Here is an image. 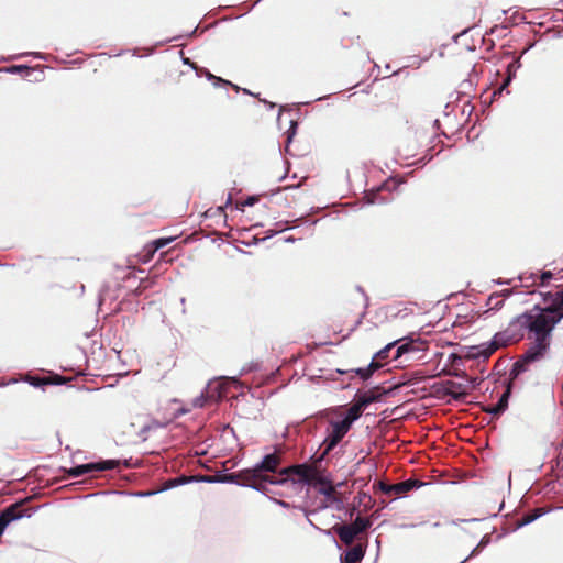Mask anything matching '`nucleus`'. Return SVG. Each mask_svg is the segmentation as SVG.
Listing matches in <instances>:
<instances>
[{
  "mask_svg": "<svg viewBox=\"0 0 563 563\" xmlns=\"http://www.w3.org/2000/svg\"><path fill=\"white\" fill-rule=\"evenodd\" d=\"M311 475L312 471L307 464L285 467L276 477L260 474L255 466L238 472L240 481L239 485L253 488L257 492H263L265 489V483L287 486L295 492H299L303 488L305 484H309L311 482Z\"/></svg>",
  "mask_w": 563,
  "mask_h": 563,
  "instance_id": "obj_1",
  "label": "nucleus"
},
{
  "mask_svg": "<svg viewBox=\"0 0 563 563\" xmlns=\"http://www.w3.org/2000/svg\"><path fill=\"white\" fill-rule=\"evenodd\" d=\"M563 319V308L534 306L517 316L510 323V329L527 332L528 339L550 340L555 325Z\"/></svg>",
  "mask_w": 563,
  "mask_h": 563,
  "instance_id": "obj_2",
  "label": "nucleus"
},
{
  "mask_svg": "<svg viewBox=\"0 0 563 563\" xmlns=\"http://www.w3.org/2000/svg\"><path fill=\"white\" fill-rule=\"evenodd\" d=\"M328 424L325 428V438L323 440V454H329L349 433L353 423L356 421L345 409L336 407L327 413Z\"/></svg>",
  "mask_w": 563,
  "mask_h": 563,
  "instance_id": "obj_3",
  "label": "nucleus"
},
{
  "mask_svg": "<svg viewBox=\"0 0 563 563\" xmlns=\"http://www.w3.org/2000/svg\"><path fill=\"white\" fill-rule=\"evenodd\" d=\"M118 465H119V461L107 460V461H101V462L77 465V466H74V467L67 470L66 472H67L68 476H70V477H80L88 473L113 470Z\"/></svg>",
  "mask_w": 563,
  "mask_h": 563,
  "instance_id": "obj_4",
  "label": "nucleus"
},
{
  "mask_svg": "<svg viewBox=\"0 0 563 563\" xmlns=\"http://www.w3.org/2000/svg\"><path fill=\"white\" fill-rule=\"evenodd\" d=\"M422 485H424V484L417 479H408V481H404L401 483L391 484V485L386 484L384 482H378V484H377V486L384 494H386L388 496H396V497H400L402 494H405L413 488H418Z\"/></svg>",
  "mask_w": 563,
  "mask_h": 563,
  "instance_id": "obj_5",
  "label": "nucleus"
},
{
  "mask_svg": "<svg viewBox=\"0 0 563 563\" xmlns=\"http://www.w3.org/2000/svg\"><path fill=\"white\" fill-rule=\"evenodd\" d=\"M23 517H31V512H29L27 510H22L21 504L16 503L7 507L0 514V537L2 536L9 523Z\"/></svg>",
  "mask_w": 563,
  "mask_h": 563,
  "instance_id": "obj_6",
  "label": "nucleus"
},
{
  "mask_svg": "<svg viewBox=\"0 0 563 563\" xmlns=\"http://www.w3.org/2000/svg\"><path fill=\"white\" fill-rule=\"evenodd\" d=\"M533 343L523 355L525 362H534L540 360L550 346V340L532 339Z\"/></svg>",
  "mask_w": 563,
  "mask_h": 563,
  "instance_id": "obj_7",
  "label": "nucleus"
},
{
  "mask_svg": "<svg viewBox=\"0 0 563 563\" xmlns=\"http://www.w3.org/2000/svg\"><path fill=\"white\" fill-rule=\"evenodd\" d=\"M282 463V457L278 453L266 454L258 463L254 466L257 468L260 474L266 475V473H275Z\"/></svg>",
  "mask_w": 563,
  "mask_h": 563,
  "instance_id": "obj_8",
  "label": "nucleus"
},
{
  "mask_svg": "<svg viewBox=\"0 0 563 563\" xmlns=\"http://www.w3.org/2000/svg\"><path fill=\"white\" fill-rule=\"evenodd\" d=\"M310 468H312L311 466H309ZM312 471V475H311V482L308 484V485H316L318 484L319 487H318V492L325 496L329 500V503H340V500L334 497V493H335V488L334 486L332 485L331 482L329 481H325L323 478H318L316 479V474H314V471ZM307 484L303 485V487L306 486Z\"/></svg>",
  "mask_w": 563,
  "mask_h": 563,
  "instance_id": "obj_9",
  "label": "nucleus"
},
{
  "mask_svg": "<svg viewBox=\"0 0 563 563\" xmlns=\"http://www.w3.org/2000/svg\"><path fill=\"white\" fill-rule=\"evenodd\" d=\"M221 397L220 384L209 383L206 393H201L199 396L194 398L192 406L195 408H202L208 399H218Z\"/></svg>",
  "mask_w": 563,
  "mask_h": 563,
  "instance_id": "obj_10",
  "label": "nucleus"
},
{
  "mask_svg": "<svg viewBox=\"0 0 563 563\" xmlns=\"http://www.w3.org/2000/svg\"><path fill=\"white\" fill-rule=\"evenodd\" d=\"M376 400L375 396L362 394L356 401L345 410L357 421L368 405Z\"/></svg>",
  "mask_w": 563,
  "mask_h": 563,
  "instance_id": "obj_11",
  "label": "nucleus"
},
{
  "mask_svg": "<svg viewBox=\"0 0 563 563\" xmlns=\"http://www.w3.org/2000/svg\"><path fill=\"white\" fill-rule=\"evenodd\" d=\"M510 393H511V385L509 383L507 385L506 389L504 390V393L500 395L498 401L495 405L486 408V411L494 416H498V415L503 413L508 407Z\"/></svg>",
  "mask_w": 563,
  "mask_h": 563,
  "instance_id": "obj_12",
  "label": "nucleus"
},
{
  "mask_svg": "<svg viewBox=\"0 0 563 563\" xmlns=\"http://www.w3.org/2000/svg\"><path fill=\"white\" fill-rule=\"evenodd\" d=\"M395 180H390V181H387L385 183L382 187H379L376 192H368L365 195L364 199H366V203L367 205H373V203H385L388 201V199L386 198H383V197H379V192L383 191V190H393L395 189Z\"/></svg>",
  "mask_w": 563,
  "mask_h": 563,
  "instance_id": "obj_13",
  "label": "nucleus"
},
{
  "mask_svg": "<svg viewBox=\"0 0 563 563\" xmlns=\"http://www.w3.org/2000/svg\"><path fill=\"white\" fill-rule=\"evenodd\" d=\"M333 530L339 536L340 540L346 545L353 543L357 536V532L350 525H336L333 527Z\"/></svg>",
  "mask_w": 563,
  "mask_h": 563,
  "instance_id": "obj_14",
  "label": "nucleus"
},
{
  "mask_svg": "<svg viewBox=\"0 0 563 563\" xmlns=\"http://www.w3.org/2000/svg\"><path fill=\"white\" fill-rule=\"evenodd\" d=\"M365 551L361 545H355L344 555V563H360L364 558Z\"/></svg>",
  "mask_w": 563,
  "mask_h": 563,
  "instance_id": "obj_15",
  "label": "nucleus"
},
{
  "mask_svg": "<svg viewBox=\"0 0 563 563\" xmlns=\"http://www.w3.org/2000/svg\"><path fill=\"white\" fill-rule=\"evenodd\" d=\"M542 515H543V511L541 509H539V508L534 509L531 514H527V515L522 516L520 518V520L518 521L517 526L519 528L525 527V526L533 522L538 518H540Z\"/></svg>",
  "mask_w": 563,
  "mask_h": 563,
  "instance_id": "obj_16",
  "label": "nucleus"
},
{
  "mask_svg": "<svg viewBox=\"0 0 563 563\" xmlns=\"http://www.w3.org/2000/svg\"><path fill=\"white\" fill-rule=\"evenodd\" d=\"M378 367H379V364L373 361L367 367H361V368L355 369V373L363 380H366L373 375L374 371L377 369Z\"/></svg>",
  "mask_w": 563,
  "mask_h": 563,
  "instance_id": "obj_17",
  "label": "nucleus"
},
{
  "mask_svg": "<svg viewBox=\"0 0 563 563\" xmlns=\"http://www.w3.org/2000/svg\"><path fill=\"white\" fill-rule=\"evenodd\" d=\"M504 338V334L503 333H497L493 341L490 342V347L488 349V351L484 354L485 357H487L489 354H492L494 351H496L498 347L503 346L506 344V341L503 339Z\"/></svg>",
  "mask_w": 563,
  "mask_h": 563,
  "instance_id": "obj_18",
  "label": "nucleus"
},
{
  "mask_svg": "<svg viewBox=\"0 0 563 563\" xmlns=\"http://www.w3.org/2000/svg\"><path fill=\"white\" fill-rule=\"evenodd\" d=\"M350 526L360 534L371 526V521L366 518L357 517Z\"/></svg>",
  "mask_w": 563,
  "mask_h": 563,
  "instance_id": "obj_19",
  "label": "nucleus"
},
{
  "mask_svg": "<svg viewBox=\"0 0 563 563\" xmlns=\"http://www.w3.org/2000/svg\"><path fill=\"white\" fill-rule=\"evenodd\" d=\"M205 481L208 483L221 482V483H234L238 485L240 483L238 473L227 474L220 479H216L213 477H208Z\"/></svg>",
  "mask_w": 563,
  "mask_h": 563,
  "instance_id": "obj_20",
  "label": "nucleus"
},
{
  "mask_svg": "<svg viewBox=\"0 0 563 563\" xmlns=\"http://www.w3.org/2000/svg\"><path fill=\"white\" fill-rule=\"evenodd\" d=\"M553 276L554 275L551 271H545L540 276H537V278L540 280L541 286H547L550 280L553 279Z\"/></svg>",
  "mask_w": 563,
  "mask_h": 563,
  "instance_id": "obj_21",
  "label": "nucleus"
},
{
  "mask_svg": "<svg viewBox=\"0 0 563 563\" xmlns=\"http://www.w3.org/2000/svg\"><path fill=\"white\" fill-rule=\"evenodd\" d=\"M410 350H412V347L408 343L399 345L396 349V353H395V357L394 358L395 360L400 358L405 353H408Z\"/></svg>",
  "mask_w": 563,
  "mask_h": 563,
  "instance_id": "obj_22",
  "label": "nucleus"
},
{
  "mask_svg": "<svg viewBox=\"0 0 563 563\" xmlns=\"http://www.w3.org/2000/svg\"><path fill=\"white\" fill-rule=\"evenodd\" d=\"M395 344H396V342L387 344L384 349H382L380 351H378L376 353L375 358H379V360L386 358L388 355V352L395 346Z\"/></svg>",
  "mask_w": 563,
  "mask_h": 563,
  "instance_id": "obj_23",
  "label": "nucleus"
},
{
  "mask_svg": "<svg viewBox=\"0 0 563 563\" xmlns=\"http://www.w3.org/2000/svg\"><path fill=\"white\" fill-rule=\"evenodd\" d=\"M172 241H173V239H158L155 242V246H156V249H161V247H164L167 244H169Z\"/></svg>",
  "mask_w": 563,
  "mask_h": 563,
  "instance_id": "obj_24",
  "label": "nucleus"
},
{
  "mask_svg": "<svg viewBox=\"0 0 563 563\" xmlns=\"http://www.w3.org/2000/svg\"><path fill=\"white\" fill-rule=\"evenodd\" d=\"M23 69H27V67L26 66H22V65H16V66H11V67L7 68L5 70L8 73L14 74V73H19V71H21Z\"/></svg>",
  "mask_w": 563,
  "mask_h": 563,
  "instance_id": "obj_25",
  "label": "nucleus"
},
{
  "mask_svg": "<svg viewBox=\"0 0 563 563\" xmlns=\"http://www.w3.org/2000/svg\"><path fill=\"white\" fill-rule=\"evenodd\" d=\"M296 122L291 121L290 130L288 131V141L291 140L294 133H295Z\"/></svg>",
  "mask_w": 563,
  "mask_h": 563,
  "instance_id": "obj_26",
  "label": "nucleus"
},
{
  "mask_svg": "<svg viewBox=\"0 0 563 563\" xmlns=\"http://www.w3.org/2000/svg\"><path fill=\"white\" fill-rule=\"evenodd\" d=\"M209 78H210V79H213V80H216V81H218V82L229 84L228 81H224V80H222L221 78L216 77V76H212V75H209Z\"/></svg>",
  "mask_w": 563,
  "mask_h": 563,
  "instance_id": "obj_27",
  "label": "nucleus"
},
{
  "mask_svg": "<svg viewBox=\"0 0 563 563\" xmlns=\"http://www.w3.org/2000/svg\"><path fill=\"white\" fill-rule=\"evenodd\" d=\"M482 543H479L476 548H474L471 552V554L466 558L467 560L471 559L472 556H474L476 553H477V549L478 547L481 545Z\"/></svg>",
  "mask_w": 563,
  "mask_h": 563,
  "instance_id": "obj_28",
  "label": "nucleus"
},
{
  "mask_svg": "<svg viewBox=\"0 0 563 563\" xmlns=\"http://www.w3.org/2000/svg\"><path fill=\"white\" fill-rule=\"evenodd\" d=\"M153 494H155V492H144V493H139L137 495L139 496H151Z\"/></svg>",
  "mask_w": 563,
  "mask_h": 563,
  "instance_id": "obj_29",
  "label": "nucleus"
},
{
  "mask_svg": "<svg viewBox=\"0 0 563 563\" xmlns=\"http://www.w3.org/2000/svg\"><path fill=\"white\" fill-rule=\"evenodd\" d=\"M278 505L283 506V507H288L289 505L283 500H275Z\"/></svg>",
  "mask_w": 563,
  "mask_h": 563,
  "instance_id": "obj_30",
  "label": "nucleus"
},
{
  "mask_svg": "<svg viewBox=\"0 0 563 563\" xmlns=\"http://www.w3.org/2000/svg\"><path fill=\"white\" fill-rule=\"evenodd\" d=\"M34 56H35L36 58L44 59V56H43V54H41V53H34Z\"/></svg>",
  "mask_w": 563,
  "mask_h": 563,
  "instance_id": "obj_31",
  "label": "nucleus"
},
{
  "mask_svg": "<svg viewBox=\"0 0 563 563\" xmlns=\"http://www.w3.org/2000/svg\"><path fill=\"white\" fill-rule=\"evenodd\" d=\"M402 527H405V528H415V527H417V525L416 523H410V525H404Z\"/></svg>",
  "mask_w": 563,
  "mask_h": 563,
  "instance_id": "obj_32",
  "label": "nucleus"
},
{
  "mask_svg": "<svg viewBox=\"0 0 563 563\" xmlns=\"http://www.w3.org/2000/svg\"><path fill=\"white\" fill-rule=\"evenodd\" d=\"M510 81V78H508L507 80H505L504 85L501 86V89H504Z\"/></svg>",
  "mask_w": 563,
  "mask_h": 563,
  "instance_id": "obj_33",
  "label": "nucleus"
},
{
  "mask_svg": "<svg viewBox=\"0 0 563 563\" xmlns=\"http://www.w3.org/2000/svg\"><path fill=\"white\" fill-rule=\"evenodd\" d=\"M253 201H254V199L250 198V199H247L246 205H253Z\"/></svg>",
  "mask_w": 563,
  "mask_h": 563,
  "instance_id": "obj_34",
  "label": "nucleus"
},
{
  "mask_svg": "<svg viewBox=\"0 0 563 563\" xmlns=\"http://www.w3.org/2000/svg\"><path fill=\"white\" fill-rule=\"evenodd\" d=\"M180 302H181V305H183V306H185L186 299H185V298H181V299H180Z\"/></svg>",
  "mask_w": 563,
  "mask_h": 563,
  "instance_id": "obj_35",
  "label": "nucleus"
},
{
  "mask_svg": "<svg viewBox=\"0 0 563 563\" xmlns=\"http://www.w3.org/2000/svg\"><path fill=\"white\" fill-rule=\"evenodd\" d=\"M440 526V522H434L433 523V527H439Z\"/></svg>",
  "mask_w": 563,
  "mask_h": 563,
  "instance_id": "obj_36",
  "label": "nucleus"
},
{
  "mask_svg": "<svg viewBox=\"0 0 563 563\" xmlns=\"http://www.w3.org/2000/svg\"><path fill=\"white\" fill-rule=\"evenodd\" d=\"M466 561H467V559H464V560H463L462 562H460V563H465Z\"/></svg>",
  "mask_w": 563,
  "mask_h": 563,
  "instance_id": "obj_37",
  "label": "nucleus"
}]
</instances>
